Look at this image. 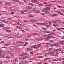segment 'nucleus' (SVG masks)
I'll use <instances>...</instances> for the list:
<instances>
[{
  "mask_svg": "<svg viewBox=\"0 0 64 64\" xmlns=\"http://www.w3.org/2000/svg\"><path fill=\"white\" fill-rule=\"evenodd\" d=\"M16 28H18L19 29H22V27L20 26H16Z\"/></svg>",
  "mask_w": 64,
  "mask_h": 64,
  "instance_id": "6e6552de",
  "label": "nucleus"
},
{
  "mask_svg": "<svg viewBox=\"0 0 64 64\" xmlns=\"http://www.w3.org/2000/svg\"><path fill=\"white\" fill-rule=\"evenodd\" d=\"M12 50H15L16 49V48L15 47H12Z\"/></svg>",
  "mask_w": 64,
  "mask_h": 64,
  "instance_id": "ddd939ff",
  "label": "nucleus"
},
{
  "mask_svg": "<svg viewBox=\"0 0 64 64\" xmlns=\"http://www.w3.org/2000/svg\"><path fill=\"white\" fill-rule=\"evenodd\" d=\"M34 21H35L34 19L32 20V23H34Z\"/></svg>",
  "mask_w": 64,
  "mask_h": 64,
  "instance_id": "cd10ccee",
  "label": "nucleus"
},
{
  "mask_svg": "<svg viewBox=\"0 0 64 64\" xmlns=\"http://www.w3.org/2000/svg\"><path fill=\"white\" fill-rule=\"evenodd\" d=\"M2 22H5V23H8V21H6L5 20H2Z\"/></svg>",
  "mask_w": 64,
  "mask_h": 64,
  "instance_id": "0eeeda50",
  "label": "nucleus"
},
{
  "mask_svg": "<svg viewBox=\"0 0 64 64\" xmlns=\"http://www.w3.org/2000/svg\"><path fill=\"white\" fill-rule=\"evenodd\" d=\"M2 52H3V51L2 50H0V55H1V53H2Z\"/></svg>",
  "mask_w": 64,
  "mask_h": 64,
  "instance_id": "c03bdc74",
  "label": "nucleus"
},
{
  "mask_svg": "<svg viewBox=\"0 0 64 64\" xmlns=\"http://www.w3.org/2000/svg\"><path fill=\"white\" fill-rule=\"evenodd\" d=\"M58 52H56V54H54V55L56 56H58Z\"/></svg>",
  "mask_w": 64,
  "mask_h": 64,
  "instance_id": "b1692460",
  "label": "nucleus"
},
{
  "mask_svg": "<svg viewBox=\"0 0 64 64\" xmlns=\"http://www.w3.org/2000/svg\"><path fill=\"white\" fill-rule=\"evenodd\" d=\"M25 39L27 41V40H28V38H25Z\"/></svg>",
  "mask_w": 64,
  "mask_h": 64,
  "instance_id": "69168bd1",
  "label": "nucleus"
},
{
  "mask_svg": "<svg viewBox=\"0 0 64 64\" xmlns=\"http://www.w3.org/2000/svg\"><path fill=\"white\" fill-rule=\"evenodd\" d=\"M32 11L34 12H35L36 11V10H35V9L34 8L33 9Z\"/></svg>",
  "mask_w": 64,
  "mask_h": 64,
  "instance_id": "8fccbe9b",
  "label": "nucleus"
},
{
  "mask_svg": "<svg viewBox=\"0 0 64 64\" xmlns=\"http://www.w3.org/2000/svg\"><path fill=\"white\" fill-rule=\"evenodd\" d=\"M50 45L51 47H54V45L53 44H51Z\"/></svg>",
  "mask_w": 64,
  "mask_h": 64,
  "instance_id": "dca6fc26",
  "label": "nucleus"
},
{
  "mask_svg": "<svg viewBox=\"0 0 64 64\" xmlns=\"http://www.w3.org/2000/svg\"><path fill=\"white\" fill-rule=\"evenodd\" d=\"M9 52V50H7V52H6V53L8 54V53Z\"/></svg>",
  "mask_w": 64,
  "mask_h": 64,
  "instance_id": "4d7b16f0",
  "label": "nucleus"
},
{
  "mask_svg": "<svg viewBox=\"0 0 64 64\" xmlns=\"http://www.w3.org/2000/svg\"><path fill=\"white\" fill-rule=\"evenodd\" d=\"M43 38H39L38 39H37V40L38 41H39V40H42V39H43Z\"/></svg>",
  "mask_w": 64,
  "mask_h": 64,
  "instance_id": "5701e85b",
  "label": "nucleus"
},
{
  "mask_svg": "<svg viewBox=\"0 0 64 64\" xmlns=\"http://www.w3.org/2000/svg\"><path fill=\"white\" fill-rule=\"evenodd\" d=\"M10 44H5L4 45V46H8V45H10Z\"/></svg>",
  "mask_w": 64,
  "mask_h": 64,
  "instance_id": "c85d7f7f",
  "label": "nucleus"
},
{
  "mask_svg": "<svg viewBox=\"0 0 64 64\" xmlns=\"http://www.w3.org/2000/svg\"><path fill=\"white\" fill-rule=\"evenodd\" d=\"M51 24H49L48 25H46V27H49V26H51Z\"/></svg>",
  "mask_w": 64,
  "mask_h": 64,
  "instance_id": "a19ab883",
  "label": "nucleus"
},
{
  "mask_svg": "<svg viewBox=\"0 0 64 64\" xmlns=\"http://www.w3.org/2000/svg\"><path fill=\"white\" fill-rule=\"evenodd\" d=\"M21 14H24V12L23 11H22L21 12Z\"/></svg>",
  "mask_w": 64,
  "mask_h": 64,
  "instance_id": "3c124183",
  "label": "nucleus"
},
{
  "mask_svg": "<svg viewBox=\"0 0 64 64\" xmlns=\"http://www.w3.org/2000/svg\"><path fill=\"white\" fill-rule=\"evenodd\" d=\"M60 43V44H62V45H64V41L63 40L62 41H61L59 42Z\"/></svg>",
  "mask_w": 64,
  "mask_h": 64,
  "instance_id": "7ed1b4c3",
  "label": "nucleus"
},
{
  "mask_svg": "<svg viewBox=\"0 0 64 64\" xmlns=\"http://www.w3.org/2000/svg\"><path fill=\"white\" fill-rule=\"evenodd\" d=\"M44 9L45 10H49L50 9V8H49V7H47L46 8H44Z\"/></svg>",
  "mask_w": 64,
  "mask_h": 64,
  "instance_id": "f03ea898",
  "label": "nucleus"
},
{
  "mask_svg": "<svg viewBox=\"0 0 64 64\" xmlns=\"http://www.w3.org/2000/svg\"><path fill=\"white\" fill-rule=\"evenodd\" d=\"M34 33V35H39V34H38V33Z\"/></svg>",
  "mask_w": 64,
  "mask_h": 64,
  "instance_id": "473e14b6",
  "label": "nucleus"
},
{
  "mask_svg": "<svg viewBox=\"0 0 64 64\" xmlns=\"http://www.w3.org/2000/svg\"><path fill=\"white\" fill-rule=\"evenodd\" d=\"M57 6L60 8H62V6H60L59 5H58Z\"/></svg>",
  "mask_w": 64,
  "mask_h": 64,
  "instance_id": "2f4dec72",
  "label": "nucleus"
},
{
  "mask_svg": "<svg viewBox=\"0 0 64 64\" xmlns=\"http://www.w3.org/2000/svg\"><path fill=\"white\" fill-rule=\"evenodd\" d=\"M4 57H3V54L2 55H1V58H4Z\"/></svg>",
  "mask_w": 64,
  "mask_h": 64,
  "instance_id": "5fc2aeb1",
  "label": "nucleus"
},
{
  "mask_svg": "<svg viewBox=\"0 0 64 64\" xmlns=\"http://www.w3.org/2000/svg\"><path fill=\"white\" fill-rule=\"evenodd\" d=\"M42 29H43V30H47V28L45 27H42Z\"/></svg>",
  "mask_w": 64,
  "mask_h": 64,
  "instance_id": "9b49d317",
  "label": "nucleus"
},
{
  "mask_svg": "<svg viewBox=\"0 0 64 64\" xmlns=\"http://www.w3.org/2000/svg\"><path fill=\"white\" fill-rule=\"evenodd\" d=\"M46 36L45 35H42V36H43V37H46Z\"/></svg>",
  "mask_w": 64,
  "mask_h": 64,
  "instance_id": "e2e57ef3",
  "label": "nucleus"
},
{
  "mask_svg": "<svg viewBox=\"0 0 64 64\" xmlns=\"http://www.w3.org/2000/svg\"><path fill=\"white\" fill-rule=\"evenodd\" d=\"M18 59H20V60H22V58H20V57L18 58Z\"/></svg>",
  "mask_w": 64,
  "mask_h": 64,
  "instance_id": "bf43d9fd",
  "label": "nucleus"
},
{
  "mask_svg": "<svg viewBox=\"0 0 64 64\" xmlns=\"http://www.w3.org/2000/svg\"><path fill=\"white\" fill-rule=\"evenodd\" d=\"M6 36H8V38H10L11 37V36H10L9 35H7Z\"/></svg>",
  "mask_w": 64,
  "mask_h": 64,
  "instance_id": "4be33fe9",
  "label": "nucleus"
},
{
  "mask_svg": "<svg viewBox=\"0 0 64 64\" xmlns=\"http://www.w3.org/2000/svg\"><path fill=\"white\" fill-rule=\"evenodd\" d=\"M59 45V43L58 42H56L55 43V44L54 45V46L55 47H57Z\"/></svg>",
  "mask_w": 64,
  "mask_h": 64,
  "instance_id": "f257e3e1",
  "label": "nucleus"
},
{
  "mask_svg": "<svg viewBox=\"0 0 64 64\" xmlns=\"http://www.w3.org/2000/svg\"><path fill=\"white\" fill-rule=\"evenodd\" d=\"M17 43H18V44H20V43H21V44H22L23 43V42L21 41H18L17 42Z\"/></svg>",
  "mask_w": 64,
  "mask_h": 64,
  "instance_id": "4468645a",
  "label": "nucleus"
},
{
  "mask_svg": "<svg viewBox=\"0 0 64 64\" xmlns=\"http://www.w3.org/2000/svg\"><path fill=\"white\" fill-rule=\"evenodd\" d=\"M6 32H11V30H6Z\"/></svg>",
  "mask_w": 64,
  "mask_h": 64,
  "instance_id": "f8f14e48",
  "label": "nucleus"
},
{
  "mask_svg": "<svg viewBox=\"0 0 64 64\" xmlns=\"http://www.w3.org/2000/svg\"><path fill=\"white\" fill-rule=\"evenodd\" d=\"M43 24L44 26H46V24H47V22H44V23H43Z\"/></svg>",
  "mask_w": 64,
  "mask_h": 64,
  "instance_id": "f3484780",
  "label": "nucleus"
},
{
  "mask_svg": "<svg viewBox=\"0 0 64 64\" xmlns=\"http://www.w3.org/2000/svg\"><path fill=\"white\" fill-rule=\"evenodd\" d=\"M16 51H17L18 50H19V49L18 48H16Z\"/></svg>",
  "mask_w": 64,
  "mask_h": 64,
  "instance_id": "338daca9",
  "label": "nucleus"
},
{
  "mask_svg": "<svg viewBox=\"0 0 64 64\" xmlns=\"http://www.w3.org/2000/svg\"><path fill=\"white\" fill-rule=\"evenodd\" d=\"M50 58H45V59L44 60V61H46L47 60H48V59H49Z\"/></svg>",
  "mask_w": 64,
  "mask_h": 64,
  "instance_id": "aec40b11",
  "label": "nucleus"
},
{
  "mask_svg": "<svg viewBox=\"0 0 64 64\" xmlns=\"http://www.w3.org/2000/svg\"><path fill=\"white\" fill-rule=\"evenodd\" d=\"M2 29H4V30H8V28H3Z\"/></svg>",
  "mask_w": 64,
  "mask_h": 64,
  "instance_id": "a211bd4d",
  "label": "nucleus"
},
{
  "mask_svg": "<svg viewBox=\"0 0 64 64\" xmlns=\"http://www.w3.org/2000/svg\"><path fill=\"white\" fill-rule=\"evenodd\" d=\"M29 4V5H31L32 6H33V4L31 3H30Z\"/></svg>",
  "mask_w": 64,
  "mask_h": 64,
  "instance_id": "72a5a7b5",
  "label": "nucleus"
},
{
  "mask_svg": "<svg viewBox=\"0 0 64 64\" xmlns=\"http://www.w3.org/2000/svg\"><path fill=\"white\" fill-rule=\"evenodd\" d=\"M23 54L24 55H28V54L27 53H23Z\"/></svg>",
  "mask_w": 64,
  "mask_h": 64,
  "instance_id": "412c9836",
  "label": "nucleus"
},
{
  "mask_svg": "<svg viewBox=\"0 0 64 64\" xmlns=\"http://www.w3.org/2000/svg\"><path fill=\"white\" fill-rule=\"evenodd\" d=\"M13 3H15L16 2V1L15 0H14L13 1Z\"/></svg>",
  "mask_w": 64,
  "mask_h": 64,
  "instance_id": "49530a36",
  "label": "nucleus"
},
{
  "mask_svg": "<svg viewBox=\"0 0 64 64\" xmlns=\"http://www.w3.org/2000/svg\"><path fill=\"white\" fill-rule=\"evenodd\" d=\"M54 40H50V42H54Z\"/></svg>",
  "mask_w": 64,
  "mask_h": 64,
  "instance_id": "ea45409f",
  "label": "nucleus"
},
{
  "mask_svg": "<svg viewBox=\"0 0 64 64\" xmlns=\"http://www.w3.org/2000/svg\"><path fill=\"white\" fill-rule=\"evenodd\" d=\"M48 54H50V53H48L46 54L45 55V56H48Z\"/></svg>",
  "mask_w": 64,
  "mask_h": 64,
  "instance_id": "a878e982",
  "label": "nucleus"
},
{
  "mask_svg": "<svg viewBox=\"0 0 64 64\" xmlns=\"http://www.w3.org/2000/svg\"><path fill=\"white\" fill-rule=\"evenodd\" d=\"M27 62L26 60L24 61V64H26V63H27Z\"/></svg>",
  "mask_w": 64,
  "mask_h": 64,
  "instance_id": "bb28decb",
  "label": "nucleus"
},
{
  "mask_svg": "<svg viewBox=\"0 0 64 64\" xmlns=\"http://www.w3.org/2000/svg\"><path fill=\"white\" fill-rule=\"evenodd\" d=\"M40 22H38V23H36V24L37 25H40Z\"/></svg>",
  "mask_w": 64,
  "mask_h": 64,
  "instance_id": "09e8293b",
  "label": "nucleus"
},
{
  "mask_svg": "<svg viewBox=\"0 0 64 64\" xmlns=\"http://www.w3.org/2000/svg\"><path fill=\"white\" fill-rule=\"evenodd\" d=\"M22 59L24 60L26 59V58L25 57H24L22 58Z\"/></svg>",
  "mask_w": 64,
  "mask_h": 64,
  "instance_id": "6e6d98bb",
  "label": "nucleus"
},
{
  "mask_svg": "<svg viewBox=\"0 0 64 64\" xmlns=\"http://www.w3.org/2000/svg\"><path fill=\"white\" fill-rule=\"evenodd\" d=\"M50 5V4H49L46 6V7H49V8H50V6H49Z\"/></svg>",
  "mask_w": 64,
  "mask_h": 64,
  "instance_id": "c756f323",
  "label": "nucleus"
},
{
  "mask_svg": "<svg viewBox=\"0 0 64 64\" xmlns=\"http://www.w3.org/2000/svg\"><path fill=\"white\" fill-rule=\"evenodd\" d=\"M2 55H3V57H5V55L4 54H2Z\"/></svg>",
  "mask_w": 64,
  "mask_h": 64,
  "instance_id": "774afa93",
  "label": "nucleus"
},
{
  "mask_svg": "<svg viewBox=\"0 0 64 64\" xmlns=\"http://www.w3.org/2000/svg\"><path fill=\"white\" fill-rule=\"evenodd\" d=\"M41 46V44H39L38 45V47L39 48Z\"/></svg>",
  "mask_w": 64,
  "mask_h": 64,
  "instance_id": "393cba45",
  "label": "nucleus"
},
{
  "mask_svg": "<svg viewBox=\"0 0 64 64\" xmlns=\"http://www.w3.org/2000/svg\"><path fill=\"white\" fill-rule=\"evenodd\" d=\"M29 17H33V16H32L30 15L28 16Z\"/></svg>",
  "mask_w": 64,
  "mask_h": 64,
  "instance_id": "37998d69",
  "label": "nucleus"
},
{
  "mask_svg": "<svg viewBox=\"0 0 64 64\" xmlns=\"http://www.w3.org/2000/svg\"><path fill=\"white\" fill-rule=\"evenodd\" d=\"M2 48H5V49H6V48H7L5 47H3Z\"/></svg>",
  "mask_w": 64,
  "mask_h": 64,
  "instance_id": "052dcab7",
  "label": "nucleus"
},
{
  "mask_svg": "<svg viewBox=\"0 0 64 64\" xmlns=\"http://www.w3.org/2000/svg\"><path fill=\"white\" fill-rule=\"evenodd\" d=\"M40 25H44L43 23H41L40 22Z\"/></svg>",
  "mask_w": 64,
  "mask_h": 64,
  "instance_id": "680f3d73",
  "label": "nucleus"
},
{
  "mask_svg": "<svg viewBox=\"0 0 64 64\" xmlns=\"http://www.w3.org/2000/svg\"><path fill=\"white\" fill-rule=\"evenodd\" d=\"M59 14H60L61 15H63V14L61 13V12H60Z\"/></svg>",
  "mask_w": 64,
  "mask_h": 64,
  "instance_id": "603ef678",
  "label": "nucleus"
},
{
  "mask_svg": "<svg viewBox=\"0 0 64 64\" xmlns=\"http://www.w3.org/2000/svg\"><path fill=\"white\" fill-rule=\"evenodd\" d=\"M12 18H7V21H10V20H12Z\"/></svg>",
  "mask_w": 64,
  "mask_h": 64,
  "instance_id": "423d86ee",
  "label": "nucleus"
},
{
  "mask_svg": "<svg viewBox=\"0 0 64 64\" xmlns=\"http://www.w3.org/2000/svg\"><path fill=\"white\" fill-rule=\"evenodd\" d=\"M58 16V14H54L55 16Z\"/></svg>",
  "mask_w": 64,
  "mask_h": 64,
  "instance_id": "864d4df0",
  "label": "nucleus"
},
{
  "mask_svg": "<svg viewBox=\"0 0 64 64\" xmlns=\"http://www.w3.org/2000/svg\"><path fill=\"white\" fill-rule=\"evenodd\" d=\"M18 36V34H16V35H14L13 37V38H15L16 37V36Z\"/></svg>",
  "mask_w": 64,
  "mask_h": 64,
  "instance_id": "4c0bfd02",
  "label": "nucleus"
},
{
  "mask_svg": "<svg viewBox=\"0 0 64 64\" xmlns=\"http://www.w3.org/2000/svg\"><path fill=\"white\" fill-rule=\"evenodd\" d=\"M57 61V59H54L52 60V61H53V62Z\"/></svg>",
  "mask_w": 64,
  "mask_h": 64,
  "instance_id": "9d476101",
  "label": "nucleus"
},
{
  "mask_svg": "<svg viewBox=\"0 0 64 64\" xmlns=\"http://www.w3.org/2000/svg\"><path fill=\"white\" fill-rule=\"evenodd\" d=\"M35 12L36 13H40V10H38L37 11H36Z\"/></svg>",
  "mask_w": 64,
  "mask_h": 64,
  "instance_id": "2eb2a0df",
  "label": "nucleus"
},
{
  "mask_svg": "<svg viewBox=\"0 0 64 64\" xmlns=\"http://www.w3.org/2000/svg\"><path fill=\"white\" fill-rule=\"evenodd\" d=\"M26 8L28 9H30V10H31L32 9V7L31 6H29L27 7Z\"/></svg>",
  "mask_w": 64,
  "mask_h": 64,
  "instance_id": "39448f33",
  "label": "nucleus"
},
{
  "mask_svg": "<svg viewBox=\"0 0 64 64\" xmlns=\"http://www.w3.org/2000/svg\"><path fill=\"white\" fill-rule=\"evenodd\" d=\"M46 37L45 39L46 40H49V39H50V36H46Z\"/></svg>",
  "mask_w": 64,
  "mask_h": 64,
  "instance_id": "20e7f679",
  "label": "nucleus"
},
{
  "mask_svg": "<svg viewBox=\"0 0 64 64\" xmlns=\"http://www.w3.org/2000/svg\"><path fill=\"white\" fill-rule=\"evenodd\" d=\"M55 31H56V30H53V32H55Z\"/></svg>",
  "mask_w": 64,
  "mask_h": 64,
  "instance_id": "0e129e2a",
  "label": "nucleus"
},
{
  "mask_svg": "<svg viewBox=\"0 0 64 64\" xmlns=\"http://www.w3.org/2000/svg\"><path fill=\"white\" fill-rule=\"evenodd\" d=\"M41 14L42 16H44L45 15V14L43 13H41Z\"/></svg>",
  "mask_w": 64,
  "mask_h": 64,
  "instance_id": "79ce46f5",
  "label": "nucleus"
},
{
  "mask_svg": "<svg viewBox=\"0 0 64 64\" xmlns=\"http://www.w3.org/2000/svg\"><path fill=\"white\" fill-rule=\"evenodd\" d=\"M5 58H8V59H9V58H10V57L6 56V57H5Z\"/></svg>",
  "mask_w": 64,
  "mask_h": 64,
  "instance_id": "e433bc0d",
  "label": "nucleus"
},
{
  "mask_svg": "<svg viewBox=\"0 0 64 64\" xmlns=\"http://www.w3.org/2000/svg\"><path fill=\"white\" fill-rule=\"evenodd\" d=\"M50 2H55V1H56V0H49Z\"/></svg>",
  "mask_w": 64,
  "mask_h": 64,
  "instance_id": "6ab92c4d",
  "label": "nucleus"
},
{
  "mask_svg": "<svg viewBox=\"0 0 64 64\" xmlns=\"http://www.w3.org/2000/svg\"><path fill=\"white\" fill-rule=\"evenodd\" d=\"M44 13L45 14H48V11H46L44 12Z\"/></svg>",
  "mask_w": 64,
  "mask_h": 64,
  "instance_id": "c9c22d12",
  "label": "nucleus"
},
{
  "mask_svg": "<svg viewBox=\"0 0 64 64\" xmlns=\"http://www.w3.org/2000/svg\"><path fill=\"white\" fill-rule=\"evenodd\" d=\"M25 44H26V45H28V43L27 42H26Z\"/></svg>",
  "mask_w": 64,
  "mask_h": 64,
  "instance_id": "13d9d810",
  "label": "nucleus"
},
{
  "mask_svg": "<svg viewBox=\"0 0 64 64\" xmlns=\"http://www.w3.org/2000/svg\"><path fill=\"white\" fill-rule=\"evenodd\" d=\"M32 3H34V2H38V1L36 0H32Z\"/></svg>",
  "mask_w": 64,
  "mask_h": 64,
  "instance_id": "1a4fd4ad",
  "label": "nucleus"
},
{
  "mask_svg": "<svg viewBox=\"0 0 64 64\" xmlns=\"http://www.w3.org/2000/svg\"><path fill=\"white\" fill-rule=\"evenodd\" d=\"M36 46V45H35L34 46H32V47H33L34 48H35L36 47V46Z\"/></svg>",
  "mask_w": 64,
  "mask_h": 64,
  "instance_id": "de8ad7c7",
  "label": "nucleus"
},
{
  "mask_svg": "<svg viewBox=\"0 0 64 64\" xmlns=\"http://www.w3.org/2000/svg\"><path fill=\"white\" fill-rule=\"evenodd\" d=\"M54 53H55V52H51L50 53V54L51 55H53V54H54Z\"/></svg>",
  "mask_w": 64,
  "mask_h": 64,
  "instance_id": "7c9ffc66",
  "label": "nucleus"
},
{
  "mask_svg": "<svg viewBox=\"0 0 64 64\" xmlns=\"http://www.w3.org/2000/svg\"><path fill=\"white\" fill-rule=\"evenodd\" d=\"M44 33H50V32L48 31H44Z\"/></svg>",
  "mask_w": 64,
  "mask_h": 64,
  "instance_id": "58836bf2",
  "label": "nucleus"
},
{
  "mask_svg": "<svg viewBox=\"0 0 64 64\" xmlns=\"http://www.w3.org/2000/svg\"><path fill=\"white\" fill-rule=\"evenodd\" d=\"M56 21H57V22H60V20H56Z\"/></svg>",
  "mask_w": 64,
  "mask_h": 64,
  "instance_id": "a18cd8bd",
  "label": "nucleus"
},
{
  "mask_svg": "<svg viewBox=\"0 0 64 64\" xmlns=\"http://www.w3.org/2000/svg\"><path fill=\"white\" fill-rule=\"evenodd\" d=\"M11 14H14L15 12H11Z\"/></svg>",
  "mask_w": 64,
  "mask_h": 64,
  "instance_id": "f704fd0d",
  "label": "nucleus"
}]
</instances>
